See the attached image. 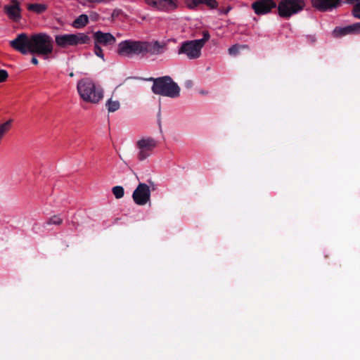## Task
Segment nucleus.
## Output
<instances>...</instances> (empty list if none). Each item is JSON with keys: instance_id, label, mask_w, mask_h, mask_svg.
<instances>
[{"instance_id": "nucleus-27", "label": "nucleus", "mask_w": 360, "mask_h": 360, "mask_svg": "<svg viewBox=\"0 0 360 360\" xmlns=\"http://www.w3.org/2000/svg\"><path fill=\"white\" fill-rule=\"evenodd\" d=\"M202 34H203L202 39H196V40L198 41L199 42H200V44H202V46L203 47L205 46V43L210 39V35L207 31L203 32Z\"/></svg>"}, {"instance_id": "nucleus-23", "label": "nucleus", "mask_w": 360, "mask_h": 360, "mask_svg": "<svg viewBox=\"0 0 360 360\" xmlns=\"http://www.w3.org/2000/svg\"><path fill=\"white\" fill-rule=\"evenodd\" d=\"M94 53L103 60H105L103 49H101V45L96 44V43H94Z\"/></svg>"}, {"instance_id": "nucleus-9", "label": "nucleus", "mask_w": 360, "mask_h": 360, "mask_svg": "<svg viewBox=\"0 0 360 360\" xmlns=\"http://www.w3.org/2000/svg\"><path fill=\"white\" fill-rule=\"evenodd\" d=\"M132 198L138 205H145L150 200V191L149 186L143 183H140L134 191Z\"/></svg>"}, {"instance_id": "nucleus-25", "label": "nucleus", "mask_w": 360, "mask_h": 360, "mask_svg": "<svg viewBox=\"0 0 360 360\" xmlns=\"http://www.w3.org/2000/svg\"><path fill=\"white\" fill-rule=\"evenodd\" d=\"M63 222L62 219L58 216L52 217L48 221V224L60 225Z\"/></svg>"}, {"instance_id": "nucleus-10", "label": "nucleus", "mask_w": 360, "mask_h": 360, "mask_svg": "<svg viewBox=\"0 0 360 360\" xmlns=\"http://www.w3.org/2000/svg\"><path fill=\"white\" fill-rule=\"evenodd\" d=\"M146 4L152 9L161 11H170L178 6L177 0H145Z\"/></svg>"}, {"instance_id": "nucleus-21", "label": "nucleus", "mask_w": 360, "mask_h": 360, "mask_svg": "<svg viewBox=\"0 0 360 360\" xmlns=\"http://www.w3.org/2000/svg\"><path fill=\"white\" fill-rule=\"evenodd\" d=\"M248 48L247 45L234 44L228 49V52L229 55L234 56L238 54L241 49Z\"/></svg>"}, {"instance_id": "nucleus-14", "label": "nucleus", "mask_w": 360, "mask_h": 360, "mask_svg": "<svg viewBox=\"0 0 360 360\" xmlns=\"http://www.w3.org/2000/svg\"><path fill=\"white\" fill-rule=\"evenodd\" d=\"M146 44L148 45L147 53H150L153 55H159L162 54L167 49V44L163 41H146Z\"/></svg>"}, {"instance_id": "nucleus-17", "label": "nucleus", "mask_w": 360, "mask_h": 360, "mask_svg": "<svg viewBox=\"0 0 360 360\" xmlns=\"http://www.w3.org/2000/svg\"><path fill=\"white\" fill-rule=\"evenodd\" d=\"M88 22H89L88 16L85 14H82V15H80L79 16H78L73 21L72 26L75 28L79 29V28H82V27H84V26H86L87 25Z\"/></svg>"}, {"instance_id": "nucleus-12", "label": "nucleus", "mask_w": 360, "mask_h": 360, "mask_svg": "<svg viewBox=\"0 0 360 360\" xmlns=\"http://www.w3.org/2000/svg\"><path fill=\"white\" fill-rule=\"evenodd\" d=\"M94 42L103 46H112L116 42V38L110 32L96 31L93 34Z\"/></svg>"}, {"instance_id": "nucleus-16", "label": "nucleus", "mask_w": 360, "mask_h": 360, "mask_svg": "<svg viewBox=\"0 0 360 360\" xmlns=\"http://www.w3.org/2000/svg\"><path fill=\"white\" fill-rule=\"evenodd\" d=\"M14 120L10 118L0 123V143L12 129Z\"/></svg>"}, {"instance_id": "nucleus-8", "label": "nucleus", "mask_w": 360, "mask_h": 360, "mask_svg": "<svg viewBox=\"0 0 360 360\" xmlns=\"http://www.w3.org/2000/svg\"><path fill=\"white\" fill-rule=\"evenodd\" d=\"M157 141L150 137H142L136 141V146L137 148V158L140 161H143L148 158L153 153V150L157 147Z\"/></svg>"}, {"instance_id": "nucleus-1", "label": "nucleus", "mask_w": 360, "mask_h": 360, "mask_svg": "<svg viewBox=\"0 0 360 360\" xmlns=\"http://www.w3.org/2000/svg\"><path fill=\"white\" fill-rule=\"evenodd\" d=\"M10 45L22 54L30 53L43 56L51 54L53 49L52 38L46 33H38L30 37L22 33L11 41Z\"/></svg>"}, {"instance_id": "nucleus-18", "label": "nucleus", "mask_w": 360, "mask_h": 360, "mask_svg": "<svg viewBox=\"0 0 360 360\" xmlns=\"http://www.w3.org/2000/svg\"><path fill=\"white\" fill-rule=\"evenodd\" d=\"M27 8L30 11L40 14L46 10L47 6L44 4H30L27 5Z\"/></svg>"}, {"instance_id": "nucleus-31", "label": "nucleus", "mask_w": 360, "mask_h": 360, "mask_svg": "<svg viewBox=\"0 0 360 360\" xmlns=\"http://www.w3.org/2000/svg\"><path fill=\"white\" fill-rule=\"evenodd\" d=\"M32 63L34 64V65H37L38 64V60L35 58V57H33L32 58Z\"/></svg>"}, {"instance_id": "nucleus-29", "label": "nucleus", "mask_w": 360, "mask_h": 360, "mask_svg": "<svg viewBox=\"0 0 360 360\" xmlns=\"http://www.w3.org/2000/svg\"><path fill=\"white\" fill-rule=\"evenodd\" d=\"M8 77V72L5 70H0V83L6 80Z\"/></svg>"}, {"instance_id": "nucleus-19", "label": "nucleus", "mask_w": 360, "mask_h": 360, "mask_svg": "<svg viewBox=\"0 0 360 360\" xmlns=\"http://www.w3.org/2000/svg\"><path fill=\"white\" fill-rule=\"evenodd\" d=\"M106 108L110 112H113L117 110L120 107V101L117 100H113L112 98H110L106 102Z\"/></svg>"}, {"instance_id": "nucleus-24", "label": "nucleus", "mask_w": 360, "mask_h": 360, "mask_svg": "<svg viewBox=\"0 0 360 360\" xmlns=\"http://www.w3.org/2000/svg\"><path fill=\"white\" fill-rule=\"evenodd\" d=\"M350 34L360 33V22H356L353 25H349Z\"/></svg>"}, {"instance_id": "nucleus-3", "label": "nucleus", "mask_w": 360, "mask_h": 360, "mask_svg": "<svg viewBox=\"0 0 360 360\" xmlns=\"http://www.w3.org/2000/svg\"><path fill=\"white\" fill-rule=\"evenodd\" d=\"M153 81L152 91L154 94L176 98L180 94V88L176 83L169 76H165L156 79L150 78Z\"/></svg>"}, {"instance_id": "nucleus-13", "label": "nucleus", "mask_w": 360, "mask_h": 360, "mask_svg": "<svg viewBox=\"0 0 360 360\" xmlns=\"http://www.w3.org/2000/svg\"><path fill=\"white\" fill-rule=\"evenodd\" d=\"M314 8L321 11H326L337 8L340 5V0H311Z\"/></svg>"}, {"instance_id": "nucleus-20", "label": "nucleus", "mask_w": 360, "mask_h": 360, "mask_svg": "<svg viewBox=\"0 0 360 360\" xmlns=\"http://www.w3.org/2000/svg\"><path fill=\"white\" fill-rule=\"evenodd\" d=\"M347 34H350L349 26L345 27H336L333 31V35L335 37H340Z\"/></svg>"}, {"instance_id": "nucleus-30", "label": "nucleus", "mask_w": 360, "mask_h": 360, "mask_svg": "<svg viewBox=\"0 0 360 360\" xmlns=\"http://www.w3.org/2000/svg\"><path fill=\"white\" fill-rule=\"evenodd\" d=\"M347 3L351 4H356V3H360V0H345Z\"/></svg>"}, {"instance_id": "nucleus-28", "label": "nucleus", "mask_w": 360, "mask_h": 360, "mask_svg": "<svg viewBox=\"0 0 360 360\" xmlns=\"http://www.w3.org/2000/svg\"><path fill=\"white\" fill-rule=\"evenodd\" d=\"M352 14L355 18L360 19V3H356L354 6Z\"/></svg>"}, {"instance_id": "nucleus-2", "label": "nucleus", "mask_w": 360, "mask_h": 360, "mask_svg": "<svg viewBox=\"0 0 360 360\" xmlns=\"http://www.w3.org/2000/svg\"><path fill=\"white\" fill-rule=\"evenodd\" d=\"M80 98L85 102L96 104L103 98V90L90 78L80 79L77 85Z\"/></svg>"}, {"instance_id": "nucleus-4", "label": "nucleus", "mask_w": 360, "mask_h": 360, "mask_svg": "<svg viewBox=\"0 0 360 360\" xmlns=\"http://www.w3.org/2000/svg\"><path fill=\"white\" fill-rule=\"evenodd\" d=\"M90 37L86 33H67L55 36V43L60 49H68L89 44Z\"/></svg>"}, {"instance_id": "nucleus-5", "label": "nucleus", "mask_w": 360, "mask_h": 360, "mask_svg": "<svg viewBox=\"0 0 360 360\" xmlns=\"http://www.w3.org/2000/svg\"><path fill=\"white\" fill-rule=\"evenodd\" d=\"M147 46L144 41L125 40L118 44L117 53L119 56L127 58L143 56L147 53Z\"/></svg>"}, {"instance_id": "nucleus-6", "label": "nucleus", "mask_w": 360, "mask_h": 360, "mask_svg": "<svg viewBox=\"0 0 360 360\" xmlns=\"http://www.w3.org/2000/svg\"><path fill=\"white\" fill-rule=\"evenodd\" d=\"M304 0H280L278 4V14L280 17L289 19L301 12L305 7Z\"/></svg>"}, {"instance_id": "nucleus-26", "label": "nucleus", "mask_w": 360, "mask_h": 360, "mask_svg": "<svg viewBox=\"0 0 360 360\" xmlns=\"http://www.w3.org/2000/svg\"><path fill=\"white\" fill-rule=\"evenodd\" d=\"M198 2L206 4L212 8H216L217 6V2L216 0H198Z\"/></svg>"}, {"instance_id": "nucleus-15", "label": "nucleus", "mask_w": 360, "mask_h": 360, "mask_svg": "<svg viewBox=\"0 0 360 360\" xmlns=\"http://www.w3.org/2000/svg\"><path fill=\"white\" fill-rule=\"evenodd\" d=\"M5 9L9 18L13 20H18L20 18V9L17 1H12L5 7Z\"/></svg>"}, {"instance_id": "nucleus-22", "label": "nucleus", "mask_w": 360, "mask_h": 360, "mask_svg": "<svg viewBox=\"0 0 360 360\" xmlns=\"http://www.w3.org/2000/svg\"><path fill=\"white\" fill-rule=\"evenodd\" d=\"M112 191L117 199H120L124 196V188L120 186H114Z\"/></svg>"}, {"instance_id": "nucleus-32", "label": "nucleus", "mask_w": 360, "mask_h": 360, "mask_svg": "<svg viewBox=\"0 0 360 360\" xmlns=\"http://www.w3.org/2000/svg\"><path fill=\"white\" fill-rule=\"evenodd\" d=\"M70 77H73V76H74L73 72L70 73Z\"/></svg>"}, {"instance_id": "nucleus-7", "label": "nucleus", "mask_w": 360, "mask_h": 360, "mask_svg": "<svg viewBox=\"0 0 360 360\" xmlns=\"http://www.w3.org/2000/svg\"><path fill=\"white\" fill-rule=\"evenodd\" d=\"M202 49V44L196 39L186 41L181 44L177 53L185 55L190 60H195L200 57Z\"/></svg>"}, {"instance_id": "nucleus-11", "label": "nucleus", "mask_w": 360, "mask_h": 360, "mask_svg": "<svg viewBox=\"0 0 360 360\" xmlns=\"http://www.w3.org/2000/svg\"><path fill=\"white\" fill-rule=\"evenodd\" d=\"M276 7L273 0H258L252 4V8L257 15H265Z\"/></svg>"}]
</instances>
